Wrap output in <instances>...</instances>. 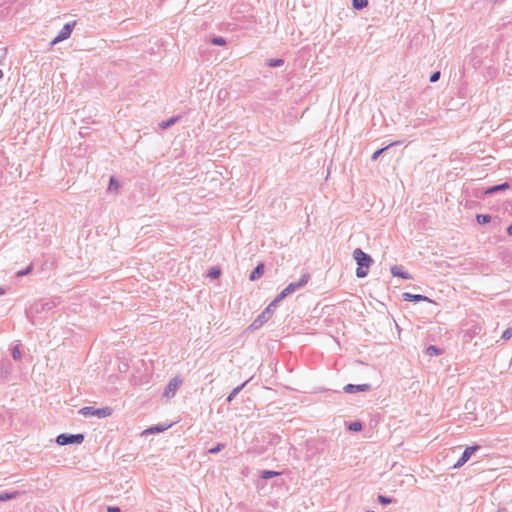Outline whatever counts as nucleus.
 I'll return each instance as SVG.
<instances>
[{"mask_svg":"<svg viewBox=\"0 0 512 512\" xmlns=\"http://www.w3.org/2000/svg\"><path fill=\"white\" fill-rule=\"evenodd\" d=\"M353 258L358 265V268L356 269V276L358 278L366 277L368 274V269L373 262L371 256L365 253L362 249L356 248L353 251Z\"/></svg>","mask_w":512,"mask_h":512,"instance_id":"1","label":"nucleus"},{"mask_svg":"<svg viewBox=\"0 0 512 512\" xmlns=\"http://www.w3.org/2000/svg\"><path fill=\"white\" fill-rule=\"evenodd\" d=\"M310 279V275L308 273L303 274L299 281L290 283L285 289L281 291L280 294L275 298L278 302L282 301L288 295L294 293L298 289L304 287Z\"/></svg>","mask_w":512,"mask_h":512,"instance_id":"2","label":"nucleus"},{"mask_svg":"<svg viewBox=\"0 0 512 512\" xmlns=\"http://www.w3.org/2000/svg\"><path fill=\"white\" fill-rule=\"evenodd\" d=\"M278 301L274 299L267 307L266 309L252 322L251 328L252 329H258L260 328L266 321L269 320L271 317L274 309L278 305Z\"/></svg>","mask_w":512,"mask_h":512,"instance_id":"3","label":"nucleus"},{"mask_svg":"<svg viewBox=\"0 0 512 512\" xmlns=\"http://www.w3.org/2000/svg\"><path fill=\"white\" fill-rule=\"evenodd\" d=\"M79 413L85 417L96 416L97 418H106L112 414L110 407L95 408L93 406H86L79 410Z\"/></svg>","mask_w":512,"mask_h":512,"instance_id":"4","label":"nucleus"},{"mask_svg":"<svg viewBox=\"0 0 512 512\" xmlns=\"http://www.w3.org/2000/svg\"><path fill=\"white\" fill-rule=\"evenodd\" d=\"M84 441L83 434H66L62 433L57 436L56 443L60 446L68 444H81Z\"/></svg>","mask_w":512,"mask_h":512,"instance_id":"5","label":"nucleus"},{"mask_svg":"<svg viewBox=\"0 0 512 512\" xmlns=\"http://www.w3.org/2000/svg\"><path fill=\"white\" fill-rule=\"evenodd\" d=\"M74 26H75L74 22L66 23L62 27V29L60 30L58 35L51 41L50 45L54 46V45L58 44L59 42H62L64 40L68 39L73 31Z\"/></svg>","mask_w":512,"mask_h":512,"instance_id":"6","label":"nucleus"},{"mask_svg":"<svg viewBox=\"0 0 512 512\" xmlns=\"http://www.w3.org/2000/svg\"><path fill=\"white\" fill-rule=\"evenodd\" d=\"M479 449V446L478 445H475V446H469L467 447L461 457L459 458V460L454 464L453 468L457 469V468H460L462 467L469 459L470 457L472 456V454Z\"/></svg>","mask_w":512,"mask_h":512,"instance_id":"7","label":"nucleus"},{"mask_svg":"<svg viewBox=\"0 0 512 512\" xmlns=\"http://www.w3.org/2000/svg\"><path fill=\"white\" fill-rule=\"evenodd\" d=\"M181 383H182V381L178 378L171 379L164 391V396L165 397L173 396Z\"/></svg>","mask_w":512,"mask_h":512,"instance_id":"8","label":"nucleus"},{"mask_svg":"<svg viewBox=\"0 0 512 512\" xmlns=\"http://www.w3.org/2000/svg\"><path fill=\"white\" fill-rule=\"evenodd\" d=\"M370 389L369 384H361V385H354V384H347L344 387V391L346 393H356V392H364Z\"/></svg>","mask_w":512,"mask_h":512,"instance_id":"9","label":"nucleus"},{"mask_svg":"<svg viewBox=\"0 0 512 512\" xmlns=\"http://www.w3.org/2000/svg\"><path fill=\"white\" fill-rule=\"evenodd\" d=\"M390 271L394 277H400L402 279H412L411 275L408 272L404 271L403 267L400 265L392 266Z\"/></svg>","mask_w":512,"mask_h":512,"instance_id":"10","label":"nucleus"},{"mask_svg":"<svg viewBox=\"0 0 512 512\" xmlns=\"http://www.w3.org/2000/svg\"><path fill=\"white\" fill-rule=\"evenodd\" d=\"M509 188V184L507 182H504L502 184L494 185L491 187H488L485 191V195H491L499 191H504Z\"/></svg>","mask_w":512,"mask_h":512,"instance_id":"11","label":"nucleus"},{"mask_svg":"<svg viewBox=\"0 0 512 512\" xmlns=\"http://www.w3.org/2000/svg\"><path fill=\"white\" fill-rule=\"evenodd\" d=\"M402 297L405 301H409V302H420V301L427 300L426 296H423L420 294H411L408 292L403 293Z\"/></svg>","mask_w":512,"mask_h":512,"instance_id":"12","label":"nucleus"},{"mask_svg":"<svg viewBox=\"0 0 512 512\" xmlns=\"http://www.w3.org/2000/svg\"><path fill=\"white\" fill-rule=\"evenodd\" d=\"M264 273V265L262 263L258 264L254 270L250 274V280L255 281L260 278Z\"/></svg>","mask_w":512,"mask_h":512,"instance_id":"13","label":"nucleus"},{"mask_svg":"<svg viewBox=\"0 0 512 512\" xmlns=\"http://www.w3.org/2000/svg\"><path fill=\"white\" fill-rule=\"evenodd\" d=\"M247 383H248V381H245L241 385H239L236 388H234L232 390V392L229 394V396L227 397L226 401L228 403H231L232 400L240 393V391L246 386Z\"/></svg>","mask_w":512,"mask_h":512,"instance_id":"14","label":"nucleus"},{"mask_svg":"<svg viewBox=\"0 0 512 512\" xmlns=\"http://www.w3.org/2000/svg\"><path fill=\"white\" fill-rule=\"evenodd\" d=\"M180 117L179 116H173L171 117L170 119L166 120V121H162L159 126L162 128V129H168L170 128L171 126H173L174 124H176L178 121H179Z\"/></svg>","mask_w":512,"mask_h":512,"instance_id":"15","label":"nucleus"},{"mask_svg":"<svg viewBox=\"0 0 512 512\" xmlns=\"http://www.w3.org/2000/svg\"><path fill=\"white\" fill-rule=\"evenodd\" d=\"M398 144H400V142H398V141H397V142L390 143L389 145H387V146H385V147H383V148H381V149H378L377 151H375V152L373 153V155H372L371 159H372L373 161H376V160H377V159H378V158H379V157L384 153V151H386L387 149H389V148H390V147H392L393 145H398Z\"/></svg>","mask_w":512,"mask_h":512,"instance_id":"16","label":"nucleus"},{"mask_svg":"<svg viewBox=\"0 0 512 512\" xmlns=\"http://www.w3.org/2000/svg\"><path fill=\"white\" fill-rule=\"evenodd\" d=\"M18 495V492H1L0 493V501H8L16 498Z\"/></svg>","mask_w":512,"mask_h":512,"instance_id":"17","label":"nucleus"},{"mask_svg":"<svg viewBox=\"0 0 512 512\" xmlns=\"http://www.w3.org/2000/svg\"><path fill=\"white\" fill-rule=\"evenodd\" d=\"M476 219L479 224L484 225L491 221V216L488 214H478Z\"/></svg>","mask_w":512,"mask_h":512,"instance_id":"18","label":"nucleus"},{"mask_svg":"<svg viewBox=\"0 0 512 512\" xmlns=\"http://www.w3.org/2000/svg\"><path fill=\"white\" fill-rule=\"evenodd\" d=\"M348 429L353 432H359L362 430V424L359 421L351 422L348 426Z\"/></svg>","mask_w":512,"mask_h":512,"instance_id":"19","label":"nucleus"},{"mask_svg":"<svg viewBox=\"0 0 512 512\" xmlns=\"http://www.w3.org/2000/svg\"><path fill=\"white\" fill-rule=\"evenodd\" d=\"M368 5V0H353V7L355 9H363Z\"/></svg>","mask_w":512,"mask_h":512,"instance_id":"20","label":"nucleus"},{"mask_svg":"<svg viewBox=\"0 0 512 512\" xmlns=\"http://www.w3.org/2000/svg\"><path fill=\"white\" fill-rule=\"evenodd\" d=\"M220 269L217 268V267H212L209 271H208V274L207 276L211 279H216L220 276Z\"/></svg>","mask_w":512,"mask_h":512,"instance_id":"21","label":"nucleus"},{"mask_svg":"<svg viewBox=\"0 0 512 512\" xmlns=\"http://www.w3.org/2000/svg\"><path fill=\"white\" fill-rule=\"evenodd\" d=\"M284 64L283 59H269L267 65L269 67H280Z\"/></svg>","mask_w":512,"mask_h":512,"instance_id":"22","label":"nucleus"},{"mask_svg":"<svg viewBox=\"0 0 512 512\" xmlns=\"http://www.w3.org/2000/svg\"><path fill=\"white\" fill-rule=\"evenodd\" d=\"M426 353L430 356H435L439 355L441 353V350L438 347L431 345L426 349Z\"/></svg>","mask_w":512,"mask_h":512,"instance_id":"23","label":"nucleus"},{"mask_svg":"<svg viewBox=\"0 0 512 512\" xmlns=\"http://www.w3.org/2000/svg\"><path fill=\"white\" fill-rule=\"evenodd\" d=\"M276 475H278V472L270 471V470H264L261 473V478H263V479H270V478H272V477H274Z\"/></svg>","mask_w":512,"mask_h":512,"instance_id":"24","label":"nucleus"},{"mask_svg":"<svg viewBox=\"0 0 512 512\" xmlns=\"http://www.w3.org/2000/svg\"><path fill=\"white\" fill-rule=\"evenodd\" d=\"M12 357L14 360H19L21 358V352L19 349V345H16L12 349Z\"/></svg>","mask_w":512,"mask_h":512,"instance_id":"25","label":"nucleus"},{"mask_svg":"<svg viewBox=\"0 0 512 512\" xmlns=\"http://www.w3.org/2000/svg\"><path fill=\"white\" fill-rule=\"evenodd\" d=\"M211 42L214 45H218V46L225 45V43H226L225 39L222 37H214V38H212Z\"/></svg>","mask_w":512,"mask_h":512,"instance_id":"26","label":"nucleus"},{"mask_svg":"<svg viewBox=\"0 0 512 512\" xmlns=\"http://www.w3.org/2000/svg\"><path fill=\"white\" fill-rule=\"evenodd\" d=\"M224 447H225V445H224V444L219 443L217 446H215V447L211 448V449L209 450V453H211V454H216V453L220 452L222 449H224Z\"/></svg>","mask_w":512,"mask_h":512,"instance_id":"27","label":"nucleus"},{"mask_svg":"<svg viewBox=\"0 0 512 512\" xmlns=\"http://www.w3.org/2000/svg\"><path fill=\"white\" fill-rule=\"evenodd\" d=\"M511 337H512V328H507V329L503 332V334H502V336H501V338H502L503 340H509Z\"/></svg>","mask_w":512,"mask_h":512,"instance_id":"28","label":"nucleus"},{"mask_svg":"<svg viewBox=\"0 0 512 512\" xmlns=\"http://www.w3.org/2000/svg\"><path fill=\"white\" fill-rule=\"evenodd\" d=\"M378 500L381 504H390L392 502V499L383 495L378 496Z\"/></svg>","mask_w":512,"mask_h":512,"instance_id":"29","label":"nucleus"},{"mask_svg":"<svg viewBox=\"0 0 512 512\" xmlns=\"http://www.w3.org/2000/svg\"><path fill=\"white\" fill-rule=\"evenodd\" d=\"M440 75H441L440 71H435L434 73H432L430 76V79H429L430 82L431 83L437 82L440 78Z\"/></svg>","mask_w":512,"mask_h":512,"instance_id":"30","label":"nucleus"},{"mask_svg":"<svg viewBox=\"0 0 512 512\" xmlns=\"http://www.w3.org/2000/svg\"><path fill=\"white\" fill-rule=\"evenodd\" d=\"M32 268H33V266L29 265L26 269L18 271L17 276L21 277V276L27 275L28 273L31 272Z\"/></svg>","mask_w":512,"mask_h":512,"instance_id":"31","label":"nucleus"},{"mask_svg":"<svg viewBox=\"0 0 512 512\" xmlns=\"http://www.w3.org/2000/svg\"><path fill=\"white\" fill-rule=\"evenodd\" d=\"M165 429H166V428H165V427H163V426H154V427H151V428H149L148 430H146V432H151V433H153V432H162V431H164Z\"/></svg>","mask_w":512,"mask_h":512,"instance_id":"32","label":"nucleus"},{"mask_svg":"<svg viewBox=\"0 0 512 512\" xmlns=\"http://www.w3.org/2000/svg\"><path fill=\"white\" fill-rule=\"evenodd\" d=\"M118 183L114 178L110 179L109 190L117 189Z\"/></svg>","mask_w":512,"mask_h":512,"instance_id":"33","label":"nucleus"},{"mask_svg":"<svg viewBox=\"0 0 512 512\" xmlns=\"http://www.w3.org/2000/svg\"><path fill=\"white\" fill-rule=\"evenodd\" d=\"M107 512H120V508L117 506H109Z\"/></svg>","mask_w":512,"mask_h":512,"instance_id":"34","label":"nucleus"},{"mask_svg":"<svg viewBox=\"0 0 512 512\" xmlns=\"http://www.w3.org/2000/svg\"><path fill=\"white\" fill-rule=\"evenodd\" d=\"M507 233L512 236V225L507 228Z\"/></svg>","mask_w":512,"mask_h":512,"instance_id":"35","label":"nucleus"},{"mask_svg":"<svg viewBox=\"0 0 512 512\" xmlns=\"http://www.w3.org/2000/svg\"><path fill=\"white\" fill-rule=\"evenodd\" d=\"M4 294V289L0 287V296Z\"/></svg>","mask_w":512,"mask_h":512,"instance_id":"36","label":"nucleus"},{"mask_svg":"<svg viewBox=\"0 0 512 512\" xmlns=\"http://www.w3.org/2000/svg\"><path fill=\"white\" fill-rule=\"evenodd\" d=\"M3 76H4V74H3L2 70L0 69V79H2Z\"/></svg>","mask_w":512,"mask_h":512,"instance_id":"37","label":"nucleus"},{"mask_svg":"<svg viewBox=\"0 0 512 512\" xmlns=\"http://www.w3.org/2000/svg\"><path fill=\"white\" fill-rule=\"evenodd\" d=\"M366 512H374V511H370V510H369V511H366Z\"/></svg>","mask_w":512,"mask_h":512,"instance_id":"38","label":"nucleus"},{"mask_svg":"<svg viewBox=\"0 0 512 512\" xmlns=\"http://www.w3.org/2000/svg\"><path fill=\"white\" fill-rule=\"evenodd\" d=\"M497 512H501V511H497Z\"/></svg>","mask_w":512,"mask_h":512,"instance_id":"39","label":"nucleus"}]
</instances>
